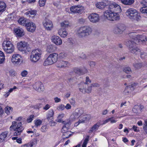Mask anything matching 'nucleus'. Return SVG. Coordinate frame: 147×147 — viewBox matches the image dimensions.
<instances>
[{
	"label": "nucleus",
	"mask_w": 147,
	"mask_h": 147,
	"mask_svg": "<svg viewBox=\"0 0 147 147\" xmlns=\"http://www.w3.org/2000/svg\"><path fill=\"white\" fill-rule=\"evenodd\" d=\"M26 21V19L24 18H21L19 19L18 22L19 23L22 25H24Z\"/></svg>",
	"instance_id": "nucleus-36"
},
{
	"label": "nucleus",
	"mask_w": 147,
	"mask_h": 147,
	"mask_svg": "<svg viewBox=\"0 0 147 147\" xmlns=\"http://www.w3.org/2000/svg\"><path fill=\"white\" fill-rule=\"evenodd\" d=\"M93 29L91 27L85 26L81 27L78 30L77 33L80 37L87 36L90 35L92 32Z\"/></svg>",
	"instance_id": "nucleus-2"
},
{
	"label": "nucleus",
	"mask_w": 147,
	"mask_h": 147,
	"mask_svg": "<svg viewBox=\"0 0 147 147\" xmlns=\"http://www.w3.org/2000/svg\"><path fill=\"white\" fill-rule=\"evenodd\" d=\"M67 63L68 62L67 61L61 60L57 62V66L59 68L65 67Z\"/></svg>",
	"instance_id": "nucleus-23"
},
{
	"label": "nucleus",
	"mask_w": 147,
	"mask_h": 147,
	"mask_svg": "<svg viewBox=\"0 0 147 147\" xmlns=\"http://www.w3.org/2000/svg\"><path fill=\"white\" fill-rule=\"evenodd\" d=\"M140 11L142 13L147 14V5H144L140 9Z\"/></svg>",
	"instance_id": "nucleus-38"
},
{
	"label": "nucleus",
	"mask_w": 147,
	"mask_h": 147,
	"mask_svg": "<svg viewBox=\"0 0 147 147\" xmlns=\"http://www.w3.org/2000/svg\"><path fill=\"white\" fill-rule=\"evenodd\" d=\"M12 109H13L12 107L7 106L5 108V112L8 115L12 111Z\"/></svg>",
	"instance_id": "nucleus-43"
},
{
	"label": "nucleus",
	"mask_w": 147,
	"mask_h": 147,
	"mask_svg": "<svg viewBox=\"0 0 147 147\" xmlns=\"http://www.w3.org/2000/svg\"><path fill=\"white\" fill-rule=\"evenodd\" d=\"M85 71H84L82 69L78 67H75L73 69L74 71L79 75H83L86 73L88 71L87 70L85 69Z\"/></svg>",
	"instance_id": "nucleus-18"
},
{
	"label": "nucleus",
	"mask_w": 147,
	"mask_h": 147,
	"mask_svg": "<svg viewBox=\"0 0 147 147\" xmlns=\"http://www.w3.org/2000/svg\"><path fill=\"white\" fill-rule=\"evenodd\" d=\"M6 7V5L4 2L0 1V12H3L5 11Z\"/></svg>",
	"instance_id": "nucleus-29"
},
{
	"label": "nucleus",
	"mask_w": 147,
	"mask_h": 147,
	"mask_svg": "<svg viewBox=\"0 0 147 147\" xmlns=\"http://www.w3.org/2000/svg\"><path fill=\"white\" fill-rule=\"evenodd\" d=\"M139 42V41L138 40L137 41L136 39H135V40H131L128 41L127 45L130 53L134 54L135 53H138L140 52V49L136 46L137 43Z\"/></svg>",
	"instance_id": "nucleus-4"
},
{
	"label": "nucleus",
	"mask_w": 147,
	"mask_h": 147,
	"mask_svg": "<svg viewBox=\"0 0 147 147\" xmlns=\"http://www.w3.org/2000/svg\"><path fill=\"white\" fill-rule=\"evenodd\" d=\"M50 106L49 104H47L43 107V109L45 110H47L50 108Z\"/></svg>",
	"instance_id": "nucleus-63"
},
{
	"label": "nucleus",
	"mask_w": 147,
	"mask_h": 147,
	"mask_svg": "<svg viewBox=\"0 0 147 147\" xmlns=\"http://www.w3.org/2000/svg\"><path fill=\"white\" fill-rule=\"evenodd\" d=\"M13 129L15 131L14 136H16L20 135L24 129L22 126L21 122L14 121L12 122V124L10 127V130Z\"/></svg>",
	"instance_id": "nucleus-3"
},
{
	"label": "nucleus",
	"mask_w": 147,
	"mask_h": 147,
	"mask_svg": "<svg viewBox=\"0 0 147 147\" xmlns=\"http://www.w3.org/2000/svg\"><path fill=\"white\" fill-rule=\"evenodd\" d=\"M77 10L76 11V13H81L83 12L84 10V7L80 5H77Z\"/></svg>",
	"instance_id": "nucleus-35"
},
{
	"label": "nucleus",
	"mask_w": 147,
	"mask_h": 147,
	"mask_svg": "<svg viewBox=\"0 0 147 147\" xmlns=\"http://www.w3.org/2000/svg\"><path fill=\"white\" fill-rule=\"evenodd\" d=\"M108 8L110 10H107L103 13L104 18L113 21L119 20L120 17L118 13L121 11L120 6L116 3L113 2L109 5Z\"/></svg>",
	"instance_id": "nucleus-1"
},
{
	"label": "nucleus",
	"mask_w": 147,
	"mask_h": 147,
	"mask_svg": "<svg viewBox=\"0 0 147 147\" xmlns=\"http://www.w3.org/2000/svg\"><path fill=\"white\" fill-rule=\"evenodd\" d=\"M124 30V27L121 25H120L115 28L114 31L115 34H118L121 33Z\"/></svg>",
	"instance_id": "nucleus-20"
},
{
	"label": "nucleus",
	"mask_w": 147,
	"mask_h": 147,
	"mask_svg": "<svg viewBox=\"0 0 147 147\" xmlns=\"http://www.w3.org/2000/svg\"><path fill=\"white\" fill-rule=\"evenodd\" d=\"M67 54L64 53H61L59 54V57L60 59L64 58L67 56Z\"/></svg>",
	"instance_id": "nucleus-54"
},
{
	"label": "nucleus",
	"mask_w": 147,
	"mask_h": 147,
	"mask_svg": "<svg viewBox=\"0 0 147 147\" xmlns=\"http://www.w3.org/2000/svg\"><path fill=\"white\" fill-rule=\"evenodd\" d=\"M141 106L140 105H136L133 108L132 111L135 113L139 114L141 113Z\"/></svg>",
	"instance_id": "nucleus-21"
},
{
	"label": "nucleus",
	"mask_w": 147,
	"mask_h": 147,
	"mask_svg": "<svg viewBox=\"0 0 147 147\" xmlns=\"http://www.w3.org/2000/svg\"><path fill=\"white\" fill-rule=\"evenodd\" d=\"M88 18L90 22L93 23L98 22L100 20L98 15L96 13L90 14L88 17Z\"/></svg>",
	"instance_id": "nucleus-10"
},
{
	"label": "nucleus",
	"mask_w": 147,
	"mask_h": 147,
	"mask_svg": "<svg viewBox=\"0 0 147 147\" xmlns=\"http://www.w3.org/2000/svg\"><path fill=\"white\" fill-rule=\"evenodd\" d=\"M28 74V72L26 70H24L21 73V75L23 77H24L26 76Z\"/></svg>",
	"instance_id": "nucleus-61"
},
{
	"label": "nucleus",
	"mask_w": 147,
	"mask_h": 147,
	"mask_svg": "<svg viewBox=\"0 0 147 147\" xmlns=\"http://www.w3.org/2000/svg\"><path fill=\"white\" fill-rule=\"evenodd\" d=\"M126 13L127 17L132 20L138 21L141 18L137 11L133 8L128 9L127 10Z\"/></svg>",
	"instance_id": "nucleus-5"
},
{
	"label": "nucleus",
	"mask_w": 147,
	"mask_h": 147,
	"mask_svg": "<svg viewBox=\"0 0 147 147\" xmlns=\"http://www.w3.org/2000/svg\"><path fill=\"white\" fill-rule=\"evenodd\" d=\"M124 72L128 74L131 72V70L130 67H125L123 69Z\"/></svg>",
	"instance_id": "nucleus-48"
},
{
	"label": "nucleus",
	"mask_w": 147,
	"mask_h": 147,
	"mask_svg": "<svg viewBox=\"0 0 147 147\" xmlns=\"http://www.w3.org/2000/svg\"><path fill=\"white\" fill-rule=\"evenodd\" d=\"M36 11L34 10L29 11L25 13V14L28 17H30V15L34 16L36 14Z\"/></svg>",
	"instance_id": "nucleus-32"
},
{
	"label": "nucleus",
	"mask_w": 147,
	"mask_h": 147,
	"mask_svg": "<svg viewBox=\"0 0 147 147\" xmlns=\"http://www.w3.org/2000/svg\"><path fill=\"white\" fill-rule=\"evenodd\" d=\"M136 86V84L134 83L131 84L130 86H128L130 88V90H133L135 88Z\"/></svg>",
	"instance_id": "nucleus-62"
},
{
	"label": "nucleus",
	"mask_w": 147,
	"mask_h": 147,
	"mask_svg": "<svg viewBox=\"0 0 147 147\" xmlns=\"http://www.w3.org/2000/svg\"><path fill=\"white\" fill-rule=\"evenodd\" d=\"M134 67L136 69H138L140 68L142 66V64L139 62H135L133 64Z\"/></svg>",
	"instance_id": "nucleus-44"
},
{
	"label": "nucleus",
	"mask_w": 147,
	"mask_h": 147,
	"mask_svg": "<svg viewBox=\"0 0 147 147\" xmlns=\"http://www.w3.org/2000/svg\"><path fill=\"white\" fill-rule=\"evenodd\" d=\"M11 61L14 64L18 65L20 64L22 61V58L20 55L16 54L12 55Z\"/></svg>",
	"instance_id": "nucleus-9"
},
{
	"label": "nucleus",
	"mask_w": 147,
	"mask_h": 147,
	"mask_svg": "<svg viewBox=\"0 0 147 147\" xmlns=\"http://www.w3.org/2000/svg\"><path fill=\"white\" fill-rule=\"evenodd\" d=\"M77 5H74L71 6L70 9V11L73 13H76V9L77 8Z\"/></svg>",
	"instance_id": "nucleus-49"
},
{
	"label": "nucleus",
	"mask_w": 147,
	"mask_h": 147,
	"mask_svg": "<svg viewBox=\"0 0 147 147\" xmlns=\"http://www.w3.org/2000/svg\"><path fill=\"white\" fill-rule=\"evenodd\" d=\"M101 125V121L100 120L96 124H94L93 126L91 127L90 131L92 132L95 130L98 129L99 127Z\"/></svg>",
	"instance_id": "nucleus-26"
},
{
	"label": "nucleus",
	"mask_w": 147,
	"mask_h": 147,
	"mask_svg": "<svg viewBox=\"0 0 147 147\" xmlns=\"http://www.w3.org/2000/svg\"><path fill=\"white\" fill-rule=\"evenodd\" d=\"M25 26L27 30L31 32H34L36 28V26L35 24L31 22L26 23V24Z\"/></svg>",
	"instance_id": "nucleus-15"
},
{
	"label": "nucleus",
	"mask_w": 147,
	"mask_h": 147,
	"mask_svg": "<svg viewBox=\"0 0 147 147\" xmlns=\"http://www.w3.org/2000/svg\"><path fill=\"white\" fill-rule=\"evenodd\" d=\"M77 115V117H79L84 113V111L82 108L77 109L74 112Z\"/></svg>",
	"instance_id": "nucleus-30"
},
{
	"label": "nucleus",
	"mask_w": 147,
	"mask_h": 147,
	"mask_svg": "<svg viewBox=\"0 0 147 147\" xmlns=\"http://www.w3.org/2000/svg\"><path fill=\"white\" fill-rule=\"evenodd\" d=\"M2 47L4 51L7 53H11L14 50L13 45L9 40L4 41L2 43Z\"/></svg>",
	"instance_id": "nucleus-7"
},
{
	"label": "nucleus",
	"mask_w": 147,
	"mask_h": 147,
	"mask_svg": "<svg viewBox=\"0 0 147 147\" xmlns=\"http://www.w3.org/2000/svg\"><path fill=\"white\" fill-rule=\"evenodd\" d=\"M88 56L85 54L82 53L81 54L80 57L83 59H87Z\"/></svg>",
	"instance_id": "nucleus-64"
},
{
	"label": "nucleus",
	"mask_w": 147,
	"mask_h": 147,
	"mask_svg": "<svg viewBox=\"0 0 147 147\" xmlns=\"http://www.w3.org/2000/svg\"><path fill=\"white\" fill-rule=\"evenodd\" d=\"M54 48L53 46L50 45L47 47V51L49 53L53 52L54 51Z\"/></svg>",
	"instance_id": "nucleus-40"
},
{
	"label": "nucleus",
	"mask_w": 147,
	"mask_h": 147,
	"mask_svg": "<svg viewBox=\"0 0 147 147\" xmlns=\"http://www.w3.org/2000/svg\"><path fill=\"white\" fill-rule=\"evenodd\" d=\"M46 0H39V4L40 7H43L45 5V4Z\"/></svg>",
	"instance_id": "nucleus-52"
},
{
	"label": "nucleus",
	"mask_w": 147,
	"mask_h": 147,
	"mask_svg": "<svg viewBox=\"0 0 147 147\" xmlns=\"http://www.w3.org/2000/svg\"><path fill=\"white\" fill-rule=\"evenodd\" d=\"M89 136H86V138L85 139L84 141L82 147H86V145L88 143V142L89 141Z\"/></svg>",
	"instance_id": "nucleus-42"
},
{
	"label": "nucleus",
	"mask_w": 147,
	"mask_h": 147,
	"mask_svg": "<svg viewBox=\"0 0 147 147\" xmlns=\"http://www.w3.org/2000/svg\"><path fill=\"white\" fill-rule=\"evenodd\" d=\"M34 122L35 124L34 126L35 127H37L40 126L42 123V121L40 119L35 120Z\"/></svg>",
	"instance_id": "nucleus-37"
},
{
	"label": "nucleus",
	"mask_w": 147,
	"mask_h": 147,
	"mask_svg": "<svg viewBox=\"0 0 147 147\" xmlns=\"http://www.w3.org/2000/svg\"><path fill=\"white\" fill-rule=\"evenodd\" d=\"M100 86V85L97 83H93L91 84L87 88L86 91H84V92H86V93L90 94L92 92V87H98Z\"/></svg>",
	"instance_id": "nucleus-16"
},
{
	"label": "nucleus",
	"mask_w": 147,
	"mask_h": 147,
	"mask_svg": "<svg viewBox=\"0 0 147 147\" xmlns=\"http://www.w3.org/2000/svg\"><path fill=\"white\" fill-rule=\"evenodd\" d=\"M58 33L59 35L63 38L65 37L67 34L66 31L62 28L59 29Z\"/></svg>",
	"instance_id": "nucleus-24"
},
{
	"label": "nucleus",
	"mask_w": 147,
	"mask_h": 147,
	"mask_svg": "<svg viewBox=\"0 0 147 147\" xmlns=\"http://www.w3.org/2000/svg\"><path fill=\"white\" fill-rule=\"evenodd\" d=\"M63 133V136H65L64 138H68L71 136L72 134L71 132L69 131Z\"/></svg>",
	"instance_id": "nucleus-45"
},
{
	"label": "nucleus",
	"mask_w": 147,
	"mask_h": 147,
	"mask_svg": "<svg viewBox=\"0 0 147 147\" xmlns=\"http://www.w3.org/2000/svg\"><path fill=\"white\" fill-rule=\"evenodd\" d=\"M64 125V126H66L67 127H69V125L70 124V121H62L61 122Z\"/></svg>",
	"instance_id": "nucleus-60"
},
{
	"label": "nucleus",
	"mask_w": 147,
	"mask_h": 147,
	"mask_svg": "<svg viewBox=\"0 0 147 147\" xmlns=\"http://www.w3.org/2000/svg\"><path fill=\"white\" fill-rule=\"evenodd\" d=\"M34 117V115H30L28 118H27V121L28 123L31 122L33 119V118Z\"/></svg>",
	"instance_id": "nucleus-55"
},
{
	"label": "nucleus",
	"mask_w": 147,
	"mask_h": 147,
	"mask_svg": "<svg viewBox=\"0 0 147 147\" xmlns=\"http://www.w3.org/2000/svg\"><path fill=\"white\" fill-rule=\"evenodd\" d=\"M88 64L90 67L91 70L93 71V69L95 67L96 63L95 61H89L88 62Z\"/></svg>",
	"instance_id": "nucleus-34"
},
{
	"label": "nucleus",
	"mask_w": 147,
	"mask_h": 147,
	"mask_svg": "<svg viewBox=\"0 0 147 147\" xmlns=\"http://www.w3.org/2000/svg\"><path fill=\"white\" fill-rule=\"evenodd\" d=\"M129 36L132 38L131 40H135V39L137 37V35H136L134 32L129 33Z\"/></svg>",
	"instance_id": "nucleus-47"
},
{
	"label": "nucleus",
	"mask_w": 147,
	"mask_h": 147,
	"mask_svg": "<svg viewBox=\"0 0 147 147\" xmlns=\"http://www.w3.org/2000/svg\"><path fill=\"white\" fill-rule=\"evenodd\" d=\"M51 59L50 58V57H49V56L45 61L43 64L44 65V66H47L54 63Z\"/></svg>",
	"instance_id": "nucleus-28"
},
{
	"label": "nucleus",
	"mask_w": 147,
	"mask_h": 147,
	"mask_svg": "<svg viewBox=\"0 0 147 147\" xmlns=\"http://www.w3.org/2000/svg\"><path fill=\"white\" fill-rule=\"evenodd\" d=\"M54 114V112L53 109L50 110L49 113L47 115V118L48 120H49L52 117Z\"/></svg>",
	"instance_id": "nucleus-33"
},
{
	"label": "nucleus",
	"mask_w": 147,
	"mask_h": 147,
	"mask_svg": "<svg viewBox=\"0 0 147 147\" xmlns=\"http://www.w3.org/2000/svg\"><path fill=\"white\" fill-rule=\"evenodd\" d=\"M47 128V125H43L41 128V131L42 132H45Z\"/></svg>",
	"instance_id": "nucleus-57"
},
{
	"label": "nucleus",
	"mask_w": 147,
	"mask_h": 147,
	"mask_svg": "<svg viewBox=\"0 0 147 147\" xmlns=\"http://www.w3.org/2000/svg\"><path fill=\"white\" fill-rule=\"evenodd\" d=\"M106 2V1H105V2L102 1L97 2L95 4L96 6L100 9H102L108 5Z\"/></svg>",
	"instance_id": "nucleus-17"
},
{
	"label": "nucleus",
	"mask_w": 147,
	"mask_h": 147,
	"mask_svg": "<svg viewBox=\"0 0 147 147\" xmlns=\"http://www.w3.org/2000/svg\"><path fill=\"white\" fill-rule=\"evenodd\" d=\"M49 57L51 58L53 62L55 63L57 61L58 59V55L57 53H53L50 54Z\"/></svg>",
	"instance_id": "nucleus-25"
},
{
	"label": "nucleus",
	"mask_w": 147,
	"mask_h": 147,
	"mask_svg": "<svg viewBox=\"0 0 147 147\" xmlns=\"http://www.w3.org/2000/svg\"><path fill=\"white\" fill-rule=\"evenodd\" d=\"M68 127H67L66 126H63L61 129L62 132L63 133L68 131L67 130L68 129H67Z\"/></svg>",
	"instance_id": "nucleus-59"
},
{
	"label": "nucleus",
	"mask_w": 147,
	"mask_h": 147,
	"mask_svg": "<svg viewBox=\"0 0 147 147\" xmlns=\"http://www.w3.org/2000/svg\"><path fill=\"white\" fill-rule=\"evenodd\" d=\"M33 88L36 90L41 92L44 90V87L42 83L40 82H36L33 85Z\"/></svg>",
	"instance_id": "nucleus-14"
},
{
	"label": "nucleus",
	"mask_w": 147,
	"mask_h": 147,
	"mask_svg": "<svg viewBox=\"0 0 147 147\" xmlns=\"http://www.w3.org/2000/svg\"><path fill=\"white\" fill-rule=\"evenodd\" d=\"M28 45L24 41H21L17 43L18 48L20 51H25L28 47Z\"/></svg>",
	"instance_id": "nucleus-12"
},
{
	"label": "nucleus",
	"mask_w": 147,
	"mask_h": 147,
	"mask_svg": "<svg viewBox=\"0 0 147 147\" xmlns=\"http://www.w3.org/2000/svg\"><path fill=\"white\" fill-rule=\"evenodd\" d=\"M64 116V114L63 113H61L59 114L57 117V122L60 123L62 122L63 118Z\"/></svg>",
	"instance_id": "nucleus-41"
},
{
	"label": "nucleus",
	"mask_w": 147,
	"mask_h": 147,
	"mask_svg": "<svg viewBox=\"0 0 147 147\" xmlns=\"http://www.w3.org/2000/svg\"><path fill=\"white\" fill-rule=\"evenodd\" d=\"M14 32L18 37H20L24 35V31L22 28H15L14 29Z\"/></svg>",
	"instance_id": "nucleus-19"
},
{
	"label": "nucleus",
	"mask_w": 147,
	"mask_h": 147,
	"mask_svg": "<svg viewBox=\"0 0 147 147\" xmlns=\"http://www.w3.org/2000/svg\"><path fill=\"white\" fill-rule=\"evenodd\" d=\"M121 2L125 5H131L134 2V0H121Z\"/></svg>",
	"instance_id": "nucleus-31"
},
{
	"label": "nucleus",
	"mask_w": 147,
	"mask_h": 147,
	"mask_svg": "<svg viewBox=\"0 0 147 147\" xmlns=\"http://www.w3.org/2000/svg\"><path fill=\"white\" fill-rule=\"evenodd\" d=\"M137 37L136 38V40H138L139 42L141 41V42L145 41H147V39L146 37L144 36H142L140 35H137Z\"/></svg>",
	"instance_id": "nucleus-27"
},
{
	"label": "nucleus",
	"mask_w": 147,
	"mask_h": 147,
	"mask_svg": "<svg viewBox=\"0 0 147 147\" xmlns=\"http://www.w3.org/2000/svg\"><path fill=\"white\" fill-rule=\"evenodd\" d=\"M16 88H16V86H14L13 87V88H11L9 90L8 92L6 94H7V95L6 96H5L6 95H4V96H5V97H8V96L9 95L10 93L11 92H12L13 91V90L16 89Z\"/></svg>",
	"instance_id": "nucleus-53"
},
{
	"label": "nucleus",
	"mask_w": 147,
	"mask_h": 147,
	"mask_svg": "<svg viewBox=\"0 0 147 147\" xmlns=\"http://www.w3.org/2000/svg\"><path fill=\"white\" fill-rule=\"evenodd\" d=\"M76 79L75 78L71 77L68 79L67 82L68 83H72L75 81Z\"/></svg>",
	"instance_id": "nucleus-56"
},
{
	"label": "nucleus",
	"mask_w": 147,
	"mask_h": 147,
	"mask_svg": "<svg viewBox=\"0 0 147 147\" xmlns=\"http://www.w3.org/2000/svg\"><path fill=\"white\" fill-rule=\"evenodd\" d=\"M91 82V80L87 76L86 78L85 82L84 83L81 82L79 84V90L82 93L85 94L86 92L84 91H86L87 88L88 86V85Z\"/></svg>",
	"instance_id": "nucleus-8"
},
{
	"label": "nucleus",
	"mask_w": 147,
	"mask_h": 147,
	"mask_svg": "<svg viewBox=\"0 0 147 147\" xmlns=\"http://www.w3.org/2000/svg\"><path fill=\"white\" fill-rule=\"evenodd\" d=\"M77 115L76 113H74L73 115L71 116V118L73 120H74L78 118L79 117H77Z\"/></svg>",
	"instance_id": "nucleus-58"
},
{
	"label": "nucleus",
	"mask_w": 147,
	"mask_h": 147,
	"mask_svg": "<svg viewBox=\"0 0 147 147\" xmlns=\"http://www.w3.org/2000/svg\"><path fill=\"white\" fill-rule=\"evenodd\" d=\"M64 105L62 104L59 105L57 107V109L59 111H62L64 110Z\"/></svg>",
	"instance_id": "nucleus-50"
},
{
	"label": "nucleus",
	"mask_w": 147,
	"mask_h": 147,
	"mask_svg": "<svg viewBox=\"0 0 147 147\" xmlns=\"http://www.w3.org/2000/svg\"><path fill=\"white\" fill-rule=\"evenodd\" d=\"M134 54L136 55L140 54L141 57L142 58H144L146 55V53L142 51L140 49V52L138 53H135Z\"/></svg>",
	"instance_id": "nucleus-39"
},
{
	"label": "nucleus",
	"mask_w": 147,
	"mask_h": 147,
	"mask_svg": "<svg viewBox=\"0 0 147 147\" xmlns=\"http://www.w3.org/2000/svg\"><path fill=\"white\" fill-rule=\"evenodd\" d=\"M130 90V88H129L128 86L127 87L125 88V89L123 92V94L125 95H128L129 93L130 92L129 91Z\"/></svg>",
	"instance_id": "nucleus-51"
},
{
	"label": "nucleus",
	"mask_w": 147,
	"mask_h": 147,
	"mask_svg": "<svg viewBox=\"0 0 147 147\" xmlns=\"http://www.w3.org/2000/svg\"><path fill=\"white\" fill-rule=\"evenodd\" d=\"M51 39L53 43L57 45H61L62 43V40L57 36H52L51 37Z\"/></svg>",
	"instance_id": "nucleus-13"
},
{
	"label": "nucleus",
	"mask_w": 147,
	"mask_h": 147,
	"mask_svg": "<svg viewBox=\"0 0 147 147\" xmlns=\"http://www.w3.org/2000/svg\"><path fill=\"white\" fill-rule=\"evenodd\" d=\"M61 25L62 28H66L69 26L68 22L66 21L61 23Z\"/></svg>",
	"instance_id": "nucleus-46"
},
{
	"label": "nucleus",
	"mask_w": 147,
	"mask_h": 147,
	"mask_svg": "<svg viewBox=\"0 0 147 147\" xmlns=\"http://www.w3.org/2000/svg\"><path fill=\"white\" fill-rule=\"evenodd\" d=\"M43 23L44 27L47 30H51L53 28L52 22L49 19H46L43 21Z\"/></svg>",
	"instance_id": "nucleus-11"
},
{
	"label": "nucleus",
	"mask_w": 147,
	"mask_h": 147,
	"mask_svg": "<svg viewBox=\"0 0 147 147\" xmlns=\"http://www.w3.org/2000/svg\"><path fill=\"white\" fill-rule=\"evenodd\" d=\"M8 134L7 131L2 132L0 134V143L5 141L7 137Z\"/></svg>",
	"instance_id": "nucleus-22"
},
{
	"label": "nucleus",
	"mask_w": 147,
	"mask_h": 147,
	"mask_svg": "<svg viewBox=\"0 0 147 147\" xmlns=\"http://www.w3.org/2000/svg\"><path fill=\"white\" fill-rule=\"evenodd\" d=\"M42 54V51L39 49H36L33 50L31 52L30 59L32 62H37L40 58Z\"/></svg>",
	"instance_id": "nucleus-6"
}]
</instances>
